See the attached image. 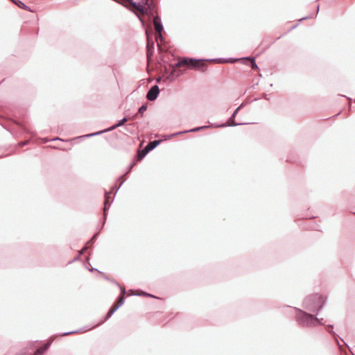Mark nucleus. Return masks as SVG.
Listing matches in <instances>:
<instances>
[{
	"label": "nucleus",
	"instance_id": "obj_27",
	"mask_svg": "<svg viewBox=\"0 0 355 355\" xmlns=\"http://www.w3.org/2000/svg\"><path fill=\"white\" fill-rule=\"evenodd\" d=\"M306 19V17H302V18H301V19H300V21H302V20H303V19Z\"/></svg>",
	"mask_w": 355,
	"mask_h": 355
},
{
	"label": "nucleus",
	"instance_id": "obj_16",
	"mask_svg": "<svg viewBox=\"0 0 355 355\" xmlns=\"http://www.w3.org/2000/svg\"><path fill=\"white\" fill-rule=\"evenodd\" d=\"M185 61H182V60H179L177 63L175 64V67H180L183 66L184 63H185Z\"/></svg>",
	"mask_w": 355,
	"mask_h": 355
},
{
	"label": "nucleus",
	"instance_id": "obj_31",
	"mask_svg": "<svg viewBox=\"0 0 355 355\" xmlns=\"http://www.w3.org/2000/svg\"><path fill=\"white\" fill-rule=\"evenodd\" d=\"M159 81H160V78H158V79L157 80V82H159Z\"/></svg>",
	"mask_w": 355,
	"mask_h": 355
},
{
	"label": "nucleus",
	"instance_id": "obj_17",
	"mask_svg": "<svg viewBox=\"0 0 355 355\" xmlns=\"http://www.w3.org/2000/svg\"><path fill=\"white\" fill-rule=\"evenodd\" d=\"M147 110V105H143L139 109V112L143 114Z\"/></svg>",
	"mask_w": 355,
	"mask_h": 355
},
{
	"label": "nucleus",
	"instance_id": "obj_24",
	"mask_svg": "<svg viewBox=\"0 0 355 355\" xmlns=\"http://www.w3.org/2000/svg\"><path fill=\"white\" fill-rule=\"evenodd\" d=\"M226 126L225 124H220V125H214L215 128H220V127H225Z\"/></svg>",
	"mask_w": 355,
	"mask_h": 355
},
{
	"label": "nucleus",
	"instance_id": "obj_1",
	"mask_svg": "<svg viewBox=\"0 0 355 355\" xmlns=\"http://www.w3.org/2000/svg\"><path fill=\"white\" fill-rule=\"evenodd\" d=\"M325 298L320 294H314L307 297L303 303L304 309L311 312H318L325 303Z\"/></svg>",
	"mask_w": 355,
	"mask_h": 355
},
{
	"label": "nucleus",
	"instance_id": "obj_10",
	"mask_svg": "<svg viewBox=\"0 0 355 355\" xmlns=\"http://www.w3.org/2000/svg\"><path fill=\"white\" fill-rule=\"evenodd\" d=\"M209 127V126H208V125L201 126V127L193 128V129H191V130H185V131H183V132H176L175 134H173L172 136H176V135H180V134H182V133L197 132V131L202 130V129L208 128Z\"/></svg>",
	"mask_w": 355,
	"mask_h": 355
},
{
	"label": "nucleus",
	"instance_id": "obj_12",
	"mask_svg": "<svg viewBox=\"0 0 355 355\" xmlns=\"http://www.w3.org/2000/svg\"><path fill=\"white\" fill-rule=\"evenodd\" d=\"M50 346V343H46L43 348L37 349V351L35 352V355H37V354H42L44 353Z\"/></svg>",
	"mask_w": 355,
	"mask_h": 355
},
{
	"label": "nucleus",
	"instance_id": "obj_21",
	"mask_svg": "<svg viewBox=\"0 0 355 355\" xmlns=\"http://www.w3.org/2000/svg\"><path fill=\"white\" fill-rule=\"evenodd\" d=\"M110 205V202H109L108 200L106 199L105 201V209H107V207Z\"/></svg>",
	"mask_w": 355,
	"mask_h": 355
},
{
	"label": "nucleus",
	"instance_id": "obj_8",
	"mask_svg": "<svg viewBox=\"0 0 355 355\" xmlns=\"http://www.w3.org/2000/svg\"><path fill=\"white\" fill-rule=\"evenodd\" d=\"M153 24H154V26H155V31L158 33H162V31L164 29V26H163V24L162 23V21H161V19L159 18V17L156 16V17H154V19H153Z\"/></svg>",
	"mask_w": 355,
	"mask_h": 355
},
{
	"label": "nucleus",
	"instance_id": "obj_9",
	"mask_svg": "<svg viewBox=\"0 0 355 355\" xmlns=\"http://www.w3.org/2000/svg\"><path fill=\"white\" fill-rule=\"evenodd\" d=\"M243 106V104H241L240 106H239L235 110L234 112H233L232 116L230 117V121H231V123H230L229 125H227L228 126H237V125H243V123H234V117L236 116V115L238 114L239 110Z\"/></svg>",
	"mask_w": 355,
	"mask_h": 355
},
{
	"label": "nucleus",
	"instance_id": "obj_7",
	"mask_svg": "<svg viewBox=\"0 0 355 355\" xmlns=\"http://www.w3.org/2000/svg\"><path fill=\"white\" fill-rule=\"evenodd\" d=\"M182 61H185L186 62L184 63L183 65L191 67H200V65L198 64V62L201 61H205V60H199V59H193V58H183L182 59Z\"/></svg>",
	"mask_w": 355,
	"mask_h": 355
},
{
	"label": "nucleus",
	"instance_id": "obj_22",
	"mask_svg": "<svg viewBox=\"0 0 355 355\" xmlns=\"http://www.w3.org/2000/svg\"><path fill=\"white\" fill-rule=\"evenodd\" d=\"M78 331H73L64 332V333H63L62 335H64V336L69 335V334H71L77 333Z\"/></svg>",
	"mask_w": 355,
	"mask_h": 355
},
{
	"label": "nucleus",
	"instance_id": "obj_14",
	"mask_svg": "<svg viewBox=\"0 0 355 355\" xmlns=\"http://www.w3.org/2000/svg\"><path fill=\"white\" fill-rule=\"evenodd\" d=\"M245 59H248L249 60L250 62H251V67L252 69H258V66L255 62V60L254 58H245Z\"/></svg>",
	"mask_w": 355,
	"mask_h": 355
},
{
	"label": "nucleus",
	"instance_id": "obj_20",
	"mask_svg": "<svg viewBox=\"0 0 355 355\" xmlns=\"http://www.w3.org/2000/svg\"><path fill=\"white\" fill-rule=\"evenodd\" d=\"M152 55H153V50L148 49V53H147L148 59H150V58L152 56Z\"/></svg>",
	"mask_w": 355,
	"mask_h": 355
},
{
	"label": "nucleus",
	"instance_id": "obj_5",
	"mask_svg": "<svg viewBox=\"0 0 355 355\" xmlns=\"http://www.w3.org/2000/svg\"><path fill=\"white\" fill-rule=\"evenodd\" d=\"M160 143L159 140H155L149 142L142 150V155H140L141 158L144 157L148 152L155 148Z\"/></svg>",
	"mask_w": 355,
	"mask_h": 355
},
{
	"label": "nucleus",
	"instance_id": "obj_25",
	"mask_svg": "<svg viewBox=\"0 0 355 355\" xmlns=\"http://www.w3.org/2000/svg\"><path fill=\"white\" fill-rule=\"evenodd\" d=\"M158 38L162 39V33H159L158 36L157 37V40Z\"/></svg>",
	"mask_w": 355,
	"mask_h": 355
},
{
	"label": "nucleus",
	"instance_id": "obj_26",
	"mask_svg": "<svg viewBox=\"0 0 355 355\" xmlns=\"http://www.w3.org/2000/svg\"><path fill=\"white\" fill-rule=\"evenodd\" d=\"M55 140H61L60 138L57 137V138H55L53 139V141H55Z\"/></svg>",
	"mask_w": 355,
	"mask_h": 355
},
{
	"label": "nucleus",
	"instance_id": "obj_32",
	"mask_svg": "<svg viewBox=\"0 0 355 355\" xmlns=\"http://www.w3.org/2000/svg\"><path fill=\"white\" fill-rule=\"evenodd\" d=\"M297 26V24L294 26L292 28H296Z\"/></svg>",
	"mask_w": 355,
	"mask_h": 355
},
{
	"label": "nucleus",
	"instance_id": "obj_11",
	"mask_svg": "<svg viewBox=\"0 0 355 355\" xmlns=\"http://www.w3.org/2000/svg\"><path fill=\"white\" fill-rule=\"evenodd\" d=\"M119 309V306H112V308L110 309V310L108 311L107 312V318H110L114 313L115 311Z\"/></svg>",
	"mask_w": 355,
	"mask_h": 355
},
{
	"label": "nucleus",
	"instance_id": "obj_30",
	"mask_svg": "<svg viewBox=\"0 0 355 355\" xmlns=\"http://www.w3.org/2000/svg\"><path fill=\"white\" fill-rule=\"evenodd\" d=\"M329 328H333V326L331 324L328 326Z\"/></svg>",
	"mask_w": 355,
	"mask_h": 355
},
{
	"label": "nucleus",
	"instance_id": "obj_23",
	"mask_svg": "<svg viewBox=\"0 0 355 355\" xmlns=\"http://www.w3.org/2000/svg\"><path fill=\"white\" fill-rule=\"evenodd\" d=\"M121 291L122 296H124V295L125 293V289L124 288L121 287Z\"/></svg>",
	"mask_w": 355,
	"mask_h": 355
},
{
	"label": "nucleus",
	"instance_id": "obj_29",
	"mask_svg": "<svg viewBox=\"0 0 355 355\" xmlns=\"http://www.w3.org/2000/svg\"><path fill=\"white\" fill-rule=\"evenodd\" d=\"M207 61H214L215 60L214 59H210V60H207Z\"/></svg>",
	"mask_w": 355,
	"mask_h": 355
},
{
	"label": "nucleus",
	"instance_id": "obj_6",
	"mask_svg": "<svg viewBox=\"0 0 355 355\" xmlns=\"http://www.w3.org/2000/svg\"><path fill=\"white\" fill-rule=\"evenodd\" d=\"M148 3V0H141L139 2L131 1V5L138 11L142 14H144L146 12V8H144V6L147 5Z\"/></svg>",
	"mask_w": 355,
	"mask_h": 355
},
{
	"label": "nucleus",
	"instance_id": "obj_19",
	"mask_svg": "<svg viewBox=\"0 0 355 355\" xmlns=\"http://www.w3.org/2000/svg\"><path fill=\"white\" fill-rule=\"evenodd\" d=\"M135 295H146V296H149V297H154V296L151 294H149V293H145V292H142L141 293H136V294H134Z\"/></svg>",
	"mask_w": 355,
	"mask_h": 355
},
{
	"label": "nucleus",
	"instance_id": "obj_15",
	"mask_svg": "<svg viewBox=\"0 0 355 355\" xmlns=\"http://www.w3.org/2000/svg\"><path fill=\"white\" fill-rule=\"evenodd\" d=\"M124 302H125V297H124V296H121L119 298V301L117 302V304L116 306H119V308L120 306H121L124 304Z\"/></svg>",
	"mask_w": 355,
	"mask_h": 355
},
{
	"label": "nucleus",
	"instance_id": "obj_3",
	"mask_svg": "<svg viewBox=\"0 0 355 355\" xmlns=\"http://www.w3.org/2000/svg\"><path fill=\"white\" fill-rule=\"evenodd\" d=\"M127 121H128L127 118L124 117V118L121 119V120H119L117 123L114 124V125H112L110 128H107L106 130H102V131H100V132H95V133L84 135L83 137H94V136H96V135H101V134H102L103 132H106L107 131L114 130L116 128H119V127L123 125V124L125 122H126Z\"/></svg>",
	"mask_w": 355,
	"mask_h": 355
},
{
	"label": "nucleus",
	"instance_id": "obj_13",
	"mask_svg": "<svg viewBox=\"0 0 355 355\" xmlns=\"http://www.w3.org/2000/svg\"><path fill=\"white\" fill-rule=\"evenodd\" d=\"M12 1L21 8H24L25 10H28V7L26 5H25L23 2H21V1L13 0Z\"/></svg>",
	"mask_w": 355,
	"mask_h": 355
},
{
	"label": "nucleus",
	"instance_id": "obj_28",
	"mask_svg": "<svg viewBox=\"0 0 355 355\" xmlns=\"http://www.w3.org/2000/svg\"><path fill=\"white\" fill-rule=\"evenodd\" d=\"M138 18H139L140 21L143 22L142 19L139 16H138Z\"/></svg>",
	"mask_w": 355,
	"mask_h": 355
},
{
	"label": "nucleus",
	"instance_id": "obj_18",
	"mask_svg": "<svg viewBox=\"0 0 355 355\" xmlns=\"http://www.w3.org/2000/svg\"><path fill=\"white\" fill-rule=\"evenodd\" d=\"M239 60V59H233V60H219L218 62H234L236 61Z\"/></svg>",
	"mask_w": 355,
	"mask_h": 355
},
{
	"label": "nucleus",
	"instance_id": "obj_4",
	"mask_svg": "<svg viewBox=\"0 0 355 355\" xmlns=\"http://www.w3.org/2000/svg\"><path fill=\"white\" fill-rule=\"evenodd\" d=\"M159 93V89L157 85H153L151 87V88L149 89L146 94V98L148 100L150 101H153L155 99H157L158 94Z\"/></svg>",
	"mask_w": 355,
	"mask_h": 355
},
{
	"label": "nucleus",
	"instance_id": "obj_2",
	"mask_svg": "<svg viewBox=\"0 0 355 355\" xmlns=\"http://www.w3.org/2000/svg\"><path fill=\"white\" fill-rule=\"evenodd\" d=\"M297 322L303 327H314L318 324H322V319H318L313 315L309 314L302 310H298V313L296 316Z\"/></svg>",
	"mask_w": 355,
	"mask_h": 355
}]
</instances>
